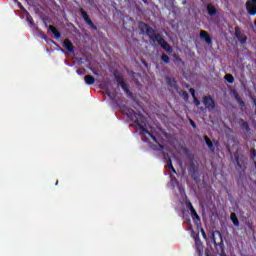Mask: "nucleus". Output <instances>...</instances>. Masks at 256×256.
<instances>
[{
  "mask_svg": "<svg viewBox=\"0 0 256 256\" xmlns=\"http://www.w3.org/2000/svg\"><path fill=\"white\" fill-rule=\"evenodd\" d=\"M200 39H203L207 45H213V38L205 30L200 31Z\"/></svg>",
  "mask_w": 256,
  "mask_h": 256,
  "instance_id": "nucleus-11",
  "label": "nucleus"
},
{
  "mask_svg": "<svg viewBox=\"0 0 256 256\" xmlns=\"http://www.w3.org/2000/svg\"><path fill=\"white\" fill-rule=\"evenodd\" d=\"M240 125L242 128H244L245 131L247 132L251 131V128L249 127V123H247V121H244L243 119H241Z\"/></svg>",
  "mask_w": 256,
  "mask_h": 256,
  "instance_id": "nucleus-22",
  "label": "nucleus"
},
{
  "mask_svg": "<svg viewBox=\"0 0 256 256\" xmlns=\"http://www.w3.org/2000/svg\"><path fill=\"white\" fill-rule=\"evenodd\" d=\"M174 181L177 182V178H175Z\"/></svg>",
  "mask_w": 256,
  "mask_h": 256,
  "instance_id": "nucleus-42",
  "label": "nucleus"
},
{
  "mask_svg": "<svg viewBox=\"0 0 256 256\" xmlns=\"http://www.w3.org/2000/svg\"><path fill=\"white\" fill-rule=\"evenodd\" d=\"M201 233H202L203 239H205V241H207V233H205V230L201 229Z\"/></svg>",
  "mask_w": 256,
  "mask_h": 256,
  "instance_id": "nucleus-32",
  "label": "nucleus"
},
{
  "mask_svg": "<svg viewBox=\"0 0 256 256\" xmlns=\"http://www.w3.org/2000/svg\"><path fill=\"white\" fill-rule=\"evenodd\" d=\"M207 11L210 17H215V15H217V8L211 3L207 5Z\"/></svg>",
  "mask_w": 256,
  "mask_h": 256,
  "instance_id": "nucleus-14",
  "label": "nucleus"
},
{
  "mask_svg": "<svg viewBox=\"0 0 256 256\" xmlns=\"http://www.w3.org/2000/svg\"><path fill=\"white\" fill-rule=\"evenodd\" d=\"M224 79L225 81H227V83H230V84L235 83V77H233V74H226L224 76Z\"/></svg>",
  "mask_w": 256,
  "mask_h": 256,
  "instance_id": "nucleus-21",
  "label": "nucleus"
},
{
  "mask_svg": "<svg viewBox=\"0 0 256 256\" xmlns=\"http://www.w3.org/2000/svg\"><path fill=\"white\" fill-rule=\"evenodd\" d=\"M190 125H191L194 129L197 128V124H195V121H193V120H191V119H190Z\"/></svg>",
  "mask_w": 256,
  "mask_h": 256,
  "instance_id": "nucleus-35",
  "label": "nucleus"
},
{
  "mask_svg": "<svg viewBox=\"0 0 256 256\" xmlns=\"http://www.w3.org/2000/svg\"><path fill=\"white\" fill-rule=\"evenodd\" d=\"M206 256H209V253H206Z\"/></svg>",
  "mask_w": 256,
  "mask_h": 256,
  "instance_id": "nucleus-45",
  "label": "nucleus"
},
{
  "mask_svg": "<svg viewBox=\"0 0 256 256\" xmlns=\"http://www.w3.org/2000/svg\"><path fill=\"white\" fill-rule=\"evenodd\" d=\"M192 179H194V181H197V179H199V173L197 172V168H193V172H192Z\"/></svg>",
  "mask_w": 256,
  "mask_h": 256,
  "instance_id": "nucleus-24",
  "label": "nucleus"
},
{
  "mask_svg": "<svg viewBox=\"0 0 256 256\" xmlns=\"http://www.w3.org/2000/svg\"><path fill=\"white\" fill-rule=\"evenodd\" d=\"M49 31H51V33H53L55 39H60L61 38V32H59V30H57V28H55V26L50 25L48 27Z\"/></svg>",
  "mask_w": 256,
  "mask_h": 256,
  "instance_id": "nucleus-15",
  "label": "nucleus"
},
{
  "mask_svg": "<svg viewBox=\"0 0 256 256\" xmlns=\"http://www.w3.org/2000/svg\"><path fill=\"white\" fill-rule=\"evenodd\" d=\"M234 97H235L237 102L242 99L241 96H239L238 93H235Z\"/></svg>",
  "mask_w": 256,
  "mask_h": 256,
  "instance_id": "nucleus-36",
  "label": "nucleus"
},
{
  "mask_svg": "<svg viewBox=\"0 0 256 256\" xmlns=\"http://www.w3.org/2000/svg\"><path fill=\"white\" fill-rule=\"evenodd\" d=\"M94 75H97V72H94Z\"/></svg>",
  "mask_w": 256,
  "mask_h": 256,
  "instance_id": "nucleus-44",
  "label": "nucleus"
},
{
  "mask_svg": "<svg viewBox=\"0 0 256 256\" xmlns=\"http://www.w3.org/2000/svg\"><path fill=\"white\" fill-rule=\"evenodd\" d=\"M189 91H190L193 98L197 97V96H195V89L190 88Z\"/></svg>",
  "mask_w": 256,
  "mask_h": 256,
  "instance_id": "nucleus-34",
  "label": "nucleus"
},
{
  "mask_svg": "<svg viewBox=\"0 0 256 256\" xmlns=\"http://www.w3.org/2000/svg\"><path fill=\"white\" fill-rule=\"evenodd\" d=\"M164 159H168V164L166 167L171 169L172 173H177V170H175V167H173V161L171 160V157H169V154L164 155Z\"/></svg>",
  "mask_w": 256,
  "mask_h": 256,
  "instance_id": "nucleus-16",
  "label": "nucleus"
},
{
  "mask_svg": "<svg viewBox=\"0 0 256 256\" xmlns=\"http://www.w3.org/2000/svg\"><path fill=\"white\" fill-rule=\"evenodd\" d=\"M250 159H251V161H255V159H256V149L255 148H252L250 150Z\"/></svg>",
  "mask_w": 256,
  "mask_h": 256,
  "instance_id": "nucleus-26",
  "label": "nucleus"
},
{
  "mask_svg": "<svg viewBox=\"0 0 256 256\" xmlns=\"http://www.w3.org/2000/svg\"><path fill=\"white\" fill-rule=\"evenodd\" d=\"M176 61H178L179 63H183V59H181V57L174 55Z\"/></svg>",
  "mask_w": 256,
  "mask_h": 256,
  "instance_id": "nucleus-33",
  "label": "nucleus"
},
{
  "mask_svg": "<svg viewBox=\"0 0 256 256\" xmlns=\"http://www.w3.org/2000/svg\"><path fill=\"white\" fill-rule=\"evenodd\" d=\"M77 74L78 75H83V72H81V70H77Z\"/></svg>",
  "mask_w": 256,
  "mask_h": 256,
  "instance_id": "nucleus-38",
  "label": "nucleus"
},
{
  "mask_svg": "<svg viewBox=\"0 0 256 256\" xmlns=\"http://www.w3.org/2000/svg\"><path fill=\"white\" fill-rule=\"evenodd\" d=\"M79 13L84 19L85 23H87V25H89V27H91L93 31H97V26H95L91 18H89V14H87V12L83 8H79Z\"/></svg>",
  "mask_w": 256,
  "mask_h": 256,
  "instance_id": "nucleus-6",
  "label": "nucleus"
},
{
  "mask_svg": "<svg viewBox=\"0 0 256 256\" xmlns=\"http://www.w3.org/2000/svg\"><path fill=\"white\" fill-rule=\"evenodd\" d=\"M234 159L236 161V165L238 169H243V167H245V161H247V157H245V155L243 154L239 155L238 152H235Z\"/></svg>",
  "mask_w": 256,
  "mask_h": 256,
  "instance_id": "nucleus-7",
  "label": "nucleus"
},
{
  "mask_svg": "<svg viewBox=\"0 0 256 256\" xmlns=\"http://www.w3.org/2000/svg\"><path fill=\"white\" fill-rule=\"evenodd\" d=\"M106 95H108V97L111 99V92H106Z\"/></svg>",
  "mask_w": 256,
  "mask_h": 256,
  "instance_id": "nucleus-40",
  "label": "nucleus"
},
{
  "mask_svg": "<svg viewBox=\"0 0 256 256\" xmlns=\"http://www.w3.org/2000/svg\"><path fill=\"white\" fill-rule=\"evenodd\" d=\"M135 105L138 107L137 109V107L134 106V109H136L137 112L133 109H128L126 112L127 117L130 118L131 121H134L135 125L140 129L141 135H149L152 141L157 143V137L147 130V118L141 114V109H143V107L137 102Z\"/></svg>",
  "mask_w": 256,
  "mask_h": 256,
  "instance_id": "nucleus-1",
  "label": "nucleus"
},
{
  "mask_svg": "<svg viewBox=\"0 0 256 256\" xmlns=\"http://www.w3.org/2000/svg\"><path fill=\"white\" fill-rule=\"evenodd\" d=\"M168 87H171V89H174V91H179V86L177 85V82L174 80V78H167L166 79Z\"/></svg>",
  "mask_w": 256,
  "mask_h": 256,
  "instance_id": "nucleus-13",
  "label": "nucleus"
},
{
  "mask_svg": "<svg viewBox=\"0 0 256 256\" xmlns=\"http://www.w3.org/2000/svg\"><path fill=\"white\" fill-rule=\"evenodd\" d=\"M196 249L199 255H203V242L197 239L195 240Z\"/></svg>",
  "mask_w": 256,
  "mask_h": 256,
  "instance_id": "nucleus-17",
  "label": "nucleus"
},
{
  "mask_svg": "<svg viewBox=\"0 0 256 256\" xmlns=\"http://www.w3.org/2000/svg\"><path fill=\"white\" fill-rule=\"evenodd\" d=\"M182 5H187V1L182 2Z\"/></svg>",
  "mask_w": 256,
  "mask_h": 256,
  "instance_id": "nucleus-41",
  "label": "nucleus"
},
{
  "mask_svg": "<svg viewBox=\"0 0 256 256\" xmlns=\"http://www.w3.org/2000/svg\"><path fill=\"white\" fill-rule=\"evenodd\" d=\"M18 5H19L20 9L25 10V8H23V7L21 6V3H20V2H18Z\"/></svg>",
  "mask_w": 256,
  "mask_h": 256,
  "instance_id": "nucleus-39",
  "label": "nucleus"
},
{
  "mask_svg": "<svg viewBox=\"0 0 256 256\" xmlns=\"http://www.w3.org/2000/svg\"><path fill=\"white\" fill-rule=\"evenodd\" d=\"M230 220L232 221L234 227H239V218H237V214L231 213Z\"/></svg>",
  "mask_w": 256,
  "mask_h": 256,
  "instance_id": "nucleus-18",
  "label": "nucleus"
},
{
  "mask_svg": "<svg viewBox=\"0 0 256 256\" xmlns=\"http://www.w3.org/2000/svg\"><path fill=\"white\" fill-rule=\"evenodd\" d=\"M246 10L248 15L254 17V15L256 14V1H247Z\"/></svg>",
  "mask_w": 256,
  "mask_h": 256,
  "instance_id": "nucleus-9",
  "label": "nucleus"
},
{
  "mask_svg": "<svg viewBox=\"0 0 256 256\" xmlns=\"http://www.w3.org/2000/svg\"><path fill=\"white\" fill-rule=\"evenodd\" d=\"M138 29L140 33H146L147 37H149L150 41H153L157 34H155V29H153L149 24L139 21L138 22Z\"/></svg>",
  "mask_w": 256,
  "mask_h": 256,
  "instance_id": "nucleus-3",
  "label": "nucleus"
},
{
  "mask_svg": "<svg viewBox=\"0 0 256 256\" xmlns=\"http://www.w3.org/2000/svg\"><path fill=\"white\" fill-rule=\"evenodd\" d=\"M159 148H160V151H163V149H165V146L159 144Z\"/></svg>",
  "mask_w": 256,
  "mask_h": 256,
  "instance_id": "nucleus-37",
  "label": "nucleus"
},
{
  "mask_svg": "<svg viewBox=\"0 0 256 256\" xmlns=\"http://www.w3.org/2000/svg\"><path fill=\"white\" fill-rule=\"evenodd\" d=\"M204 141H205L207 147L209 149H211L212 153H215V148H213V142L211 141V139H209V137L205 136Z\"/></svg>",
  "mask_w": 256,
  "mask_h": 256,
  "instance_id": "nucleus-20",
  "label": "nucleus"
},
{
  "mask_svg": "<svg viewBox=\"0 0 256 256\" xmlns=\"http://www.w3.org/2000/svg\"><path fill=\"white\" fill-rule=\"evenodd\" d=\"M181 97L184 101H187L189 99V93H187V91H182Z\"/></svg>",
  "mask_w": 256,
  "mask_h": 256,
  "instance_id": "nucleus-29",
  "label": "nucleus"
},
{
  "mask_svg": "<svg viewBox=\"0 0 256 256\" xmlns=\"http://www.w3.org/2000/svg\"><path fill=\"white\" fill-rule=\"evenodd\" d=\"M186 207H187V209H189L190 213H194L196 211L195 207H193V204L191 203V201L186 202Z\"/></svg>",
  "mask_w": 256,
  "mask_h": 256,
  "instance_id": "nucleus-23",
  "label": "nucleus"
},
{
  "mask_svg": "<svg viewBox=\"0 0 256 256\" xmlns=\"http://www.w3.org/2000/svg\"><path fill=\"white\" fill-rule=\"evenodd\" d=\"M235 37L240 41L241 45H245L247 43V36H243L241 33V28L239 26L235 27Z\"/></svg>",
  "mask_w": 256,
  "mask_h": 256,
  "instance_id": "nucleus-10",
  "label": "nucleus"
},
{
  "mask_svg": "<svg viewBox=\"0 0 256 256\" xmlns=\"http://www.w3.org/2000/svg\"><path fill=\"white\" fill-rule=\"evenodd\" d=\"M26 21H28V23H30V26L31 27H34L35 26V22L33 21V17L31 15H27L26 16Z\"/></svg>",
  "mask_w": 256,
  "mask_h": 256,
  "instance_id": "nucleus-25",
  "label": "nucleus"
},
{
  "mask_svg": "<svg viewBox=\"0 0 256 256\" xmlns=\"http://www.w3.org/2000/svg\"><path fill=\"white\" fill-rule=\"evenodd\" d=\"M203 104L209 111H213V109L216 107L215 100H213V97L211 96H205L203 98Z\"/></svg>",
  "mask_w": 256,
  "mask_h": 256,
  "instance_id": "nucleus-8",
  "label": "nucleus"
},
{
  "mask_svg": "<svg viewBox=\"0 0 256 256\" xmlns=\"http://www.w3.org/2000/svg\"><path fill=\"white\" fill-rule=\"evenodd\" d=\"M152 42L158 43L162 47V49H164V51L168 53V55H171V53H173V48L171 46H169V43H167V41H165V39H163L161 34H156V36H154Z\"/></svg>",
  "mask_w": 256,
  "mask_h": 256,
  "instance_id": "nucleus-5",
  "label": "nucleus"
},
{
  "mask_svg": "<svg viewBox=\"0 0 256 256\" xmlns=\"http://www.w3.org/2000/svg\"><path fill=\"white\" fill-rule=\"evenodd\" d=\"M84 81H85L86 85H93L95 83V77H93L91 75H86L84 77Z\"/></svg>",
  "mask_w": 256,
  "mask_h": 256,
  "instance_id": "nucleus-19",
  "label": "nucleus"
},
{
  "mask_svg": "<svg viewBox=\"0 0 256 256\" xmlns=\"http://www.w3.org/2000/svg\"><path fill=\"white\" fill-rule=\"evenodd\" d=\"M144 3H147V4H148L149 2H147V1H144Z\"/></svg>",
  "mask_w": 256,
  "mask_h": 256,
  "instance_id": "nucleus-43",
  "label": "nucleus"
},
{
  "mask_svg": "<svg viewBox=\"0 0 256 256\" xmlns=\"http://www.w3.org/2000/svg\"><path fill=\"white\" fill-rule=\"evenodd\" d=\"M161 59L164 63H170L171 61V58H169V56H167L165 53L162 54Z\"/></svg>",
  "mask_w": 256,
  "mask_h": 256,
  "instance_id": "nucleus-27",
  "label": "nucleus"
},
{
  "mask_svg": "<svg viewBox=\"0 0 256 256\" xmlns=\"http://www.w3.org/2000/svg\"><path fill=\"white\" fill-rule=\"evenodd\" d=\"M113 6H115V2H114V4H113Z\"/></svg>",
  "mask_w": 256,
  "mask_h": 256,
  "instance_id": "nucleus-47",
  "label": "nucleus"
},
{
  "mask_svg": "<svg viewBox=\"0 0 256 256\" xmlns=\"http://www.w3.org/2000/svg\"><path fill=\"white\" fill-rule=\"evenodd\" d=\"M250 1H256V0H250Z\"/></svg>",
  "mask_w": 256,
  "mask_h": 256,
  "instance_id": "nucleus-46",
  "label": "nucleus"
},
{
  "mask_svg": "<svg viewBox=\"0 0 256 256\" xmlns=\"http://www.w3.org/2000/svg\"><path fill=\"white\" fill-rule=\"evenodd\" d=\"M237 103L240 107H245V101H243V98H241Z\"/></svg>",
  "mask_w": 256,
  "mask_h": 256,
  "instance_id": "nucleus-31",
  "label": "nucleus"
},
{
  "mask_svg": "<svg viewBox=\"0 0 256 256\" xmlns=\"http://www.w3.org/2000/svg\"><path fill=\"white\" fill-rule=\"evenodd\" d=\"M210 239L212 243H214V247H219L220 256H227V254H225V244L223 243V234H221L219 230H216L211 234Z\"/></svg>",
  "mask_w": 256,
  "mask_h": 256,
  "instance_id": "nucleus-2",
  "label": "nucleus"
},
{
  "mask_svg": "<svg viewBox=\"0 0 256 256\" xmlns=\"http://www.w3.org/2000/svg\"><path fill=\"white\" fill-rule=\"evenodd\" d=\"M113 75L118 85L122 88L123 92L126 93V95H133V93H131V90L129 89V85L125 83V79H123V75L119 73V71L117 70L113 72Z\"/></svg>",
  "mask_w": 256,
  "mask_h": 256,
  "instance_id": "nucleus-4",
  "label": "nucleus"
},
{
  "mask_svg": "<svg viewBox=\"0 0 256 256\" xmlns=\"http://www.w3.org/2000/svg\"><path fill=\"white\" fill-rule=\"evenodd\" d=\"M63 47L68 53H73V51H75V46H73V43L69 39L64 40Z\"/></svg>",
  "mask_w": 256,
  "mask_h": 256,
  "instance_id": "nucleus-12",
  "label": "nucleus"
},
{
  "mask_svg": "<svg viewBox=\"0 0 256 256\" xmlns=\"http://www.w3.org/2000/svg\"><path fill=\"white\" fill-rule=\"evenodd\" d=\"M194 99V105L196 107H199L201 105V101L199 99H197V96L193 98Z\"/></svg>",
  "mask_w": 256,
  "mask_h": 256,
  "instance_id": "nucleus-30",
  "label": "nucleus"
},
{
  "mask_svg": "<svg viewBox=\"0 0 256 256\" xmlns=\"http://www.w3.org/2000/svg\"><path fill=\"white\" fill-rule=\"evenodd\" d=\"M192 219L194 221H201V218L199 217V214H197V210L191 213Z\"/></svg>",
  "mask_w": 256,
  "mask_h": 256,
  "instance_id": "nucleus-28",
  "label": "nucleus"
}]
</instances>
